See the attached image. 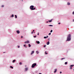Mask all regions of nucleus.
I'll return each mask as SVG.
<instances>
[{"instance_id":"nucleus-20","label":"nucleus","mask_w":74,"mask_h":74,"mask_svg":"<svg viewBox=\"0 0 74 74\" xmlns=\"http://www.w3.org/2000/svg\"><path fill=\"white\" fill-rule=\"evenodd\" d=\"M11 17H14V14H12V16H11Z\"/></svg>"},{"instance_id":"nucleus-42","label":"nucleus","mask_w":74,"mask_h":74,"mask_svg":"<svg viewBox=\"0 0 74 74\" xmlns=\"http://www.w3.org/2000/svg\"><path fill=\"white\" fill-rule=\"evenodd\" d=\"M45 54H48V53H45Z\"/></svg>"},{"instance_id":"nucleus-6","label":"nucleus","mask_w":74,"mask_h":74,"mask_svg":"<svg viewBox=\"0 0 74 74\" xmlns=\"http://www.w3.org/2000/svg\"><path fill=\"white\" fill-rule=\"evenodd\" d=\"M57 71V69H54V73H56V72Z\"/></svg>"},{"instance_id":"nucleus-36","label":"nucleus","mask_w":74,"mask_h":74,"mask_svg":"<svg viewBox=\"0 0 74 74\" xmlns=\"http://www.w3.org/2000/svg\"><path fill=\"white\" fill-rule=\"evenodd\" d=\"M25 46H26V45H24V47H25Z\"/></svg>"},{"instance_id":"nucleus-7","label":"nucleus","mask_w":74,"mask_h":74,"mask_svg":"<svg viewBox=\"0 0 74 74\" xmlns=\"http://www.w3.org/2000/svg\"><path fill=\"white\" fill-rule=\"evenodd\" d=\"M36 43H37V44H40V42H39V41H36Z\"/></svg>"},{"instance_id":"nucleus-16","label":"nucleus","mask_w":74,"mask_h":74,"mask_svg":"<svg viewBox=\"0 0 74 74\" xmlns=\"http://www.w3.org/2000/svg\"><path fill=\"white\" fill-rule=\"evenodd\" d=\"M48 26H53V25H48Z\"/></svg>"},{"instance_id":"nucleus-5","label":"nucleus","mask_w":74,"mask_h":74,"mask_svg":"<svg viewBox=\"0 0 74 74\" xmlns=\"http://www.w3.org/2000/svg\"><path fill=\"white\" fill-rule=\"evenodd\" d=\"M24 43L25 44H26V43H29V41H27L26 42H25Z\"/></svg>"},{"instance_id":"nucleus-24","label":"nucleus","mask_w":74,"mask_h":74,"mask_svg":"<svg viewBox=\"0 0 74 74\" xmlns=\"http://www.w3.org/2000/svg\"><path fill=\"white\" fill-rule=\"evenodd\" d=\"M19 64H20V65H21V64H22V63L20 62V63H19Z\"/></svg>"},{"instance_id":"nucleus-13","label":"nucleus","mask_w":74,"mask_h":74,"mask_svg":"<svg viewBox=\"0 0 74 74\" xmlns=\"http://www.w3.org/2000/svg\"><path fill=\"white\" fill-rule=\"evenodd\" d=\"M67 5H70V3H68Z\"/></svg>"},{"instance_id":"nucleus-28","label":"nucleus","mask_w":74,"mask_h":74,"mask_svg":"<svg viewBox=\"0 0 74 74\" xmlns=\"http://www.w3.org/2000/svg\"><path fill=\"white\" fill-rule=\"evenodd\" d=\"M73 14L74 15V11L73 12Z\"/></svg>"},{"instance_id":"nucleus-4","label":"nucleus","mask_w":74,"mask_h":74,"mask_svg":"<svg viewBox=\"0 0 74 74\" xmlns=\"http://www.w3.org/2000/svg\"><path fill=\"white\" fill-rule=\"evenodd\" d=\"M16 33L17 34H19V33H20V31L19 30H17L16 31Z\"/></svg>"},{"instance_id":"nucleus-39","label":"nucleus","mask_w":74,"mask_h":74,"mask_svg":"<svg viewBox=\"0 0 74 74\" xmlns=\"http://www.w3.org/2000/svg\"><path fill=\"white\" fill-rule=\"evenodd\" d=\"M60 74H61V73H62V72H60Z\"/></svg>"},{"instance_id":"nucleus-32","label":"nucleus","mask_w":74,"mask_h":74,"mask_svg":"<svg viewBox=\"0 0 74 74\" xmlns=\"http://www.w3.org/2000/svg\"><path fill=\"white\" fill-rule=\"evenodd\" d=\"M33 32H31V34H33Z\"/></svg>"},{"instance_id":"nucleus-44","label":"nucleus","mask_w":74,"mask_h":74,"mask_svg":"<svg viewBox=\"0 0 74 74\" xmlns=\"http://www.w3.org/2000/svg\"><path fill=\"white\" fill-rule=\"evenodd\" d=\"M73 21L74 22V19L73 20Z\"/></svg>"},{"instance_id":"nucleus-21","label":"nucleus","mask_w":74,"mask_h":74,"mask_svg":"<svg viewBox=\"0 0 74 74\" xmlns=\"http://www.w3.org/2000/svg\"><path fill=\"white\" fill-rule=\"evenodd\" d=\"M15 18H17V16L16 15H15Z\"/></svg>"},{"instance_id":"nucleus-1","label":"nucleus","mask_w":74,"mask_h":74,"mask_svg":"<svg viewBox=\"0 0 74 74\" xmlns=\"http://www.w3.org/2000/svg\"><path fill=\"white\" fill-rule=\"evenodd\" d=\"M71 40V34H69L67 36V41H70Z\"/></svg>"},{"instance_id":"nucleus-17","label":"nucleus","mask_w":74,"mask_h":74,"mask_svg":"<svg viewBox=\"0 0 74 74\" xmlns=\"http://www.w3.org/2000/svg\"><path fill=\"white\" fill-rule=\"evenodd\" d=\"M10 68H11L12 69H14V67H12V66H10Z\"/></svg>"},{"instance_id":"nucleus-10","label":"nucleus","mask_w":74,"mask_h":74,"mask_svg":"<svg viewBox=\"0 0 74 74\" xmlns=\"http://www.w3.org/2000/svg\"><path fill=\"white\" fill-rule=\"evenodd\" d=\"M33 53H34V51H32V52L31 53V55H32Z\"/></svg>"},{"instance_id":"nucleus-3","label":"nucleus","mask_w":74,"mask_h":74,"mask_svg":"<svg viewBox=\"0 0 74 74\" xmlns=\"http://www.w3.org/2000/svg\"><path fill=\"white\" fill-rule=\"evenodd\" d=\"M36 66V63L33 64L32 65V68H34V67H35V66Z\"/></svg>"},{"instance_id":"nucleus-15","label":"nucleus","mask_w":74,"mask_h":74,"mask_svg":"<svg viewBox=\"0 0 74 74\" xmlns=\"http://www.w3.org/2000/svg\"><path fill=\"white\" fill-rule=\"evenodd\" d=\"M15 62V60H14L13 61V63H14Z\"/></svg>"},{"instance_id":"nucleus-9","label":"nucleus","mask_w":74,"mask_h":74,"mask_svg":"<svg viewBox=\"0 0 74 74\" xmlns=\"http://www.w3.org/2000/svg\"><path fill=\"white\" fill-rule=\"evenodd\" d=\"M47 45H49V42H47Z\"/></svg>"},{"instance_id":"nucleus-31","label":"nucleus","mask_w":74,"mask_h":74,"mask_svg":"<svg viewBox=\"0 0 74 74\" xmlns=\"http://www.w3.org/2000/svg\"><path fill=\"white\" fill-rule=\"evenodd\" d=\"M58 25H60V23H58Z\"/></svg>"},{"instance_id":"nucleus-14","label":"nucleus","mask_w":74,"mask_h":74,"mask_svg":"<svg viewBox=\"0 0 74 74\" xmlns=\"http://www.w3.org/2000/svg\"><path fill=\"white\" fill-rule=\"evenodd\" d=\"M28 46L29 47H31V46L30 45V44H28Z\"/></svg>"},{"instance_id":"nucleus-37","label":"nucleus","mask_w":74,"mask_h":74,"mask_svg":"<svg viewBox=\"0 0 74 74\" xmlns=\"http://www.w3.org/2000/svg\"><path fill=\"white\" fill-rule=\"evenodd\" d=\"M47 38H48V36H47Z\"/></svg>"},{"instance_id":"nucleus-41","label":"nucleus","mask_w":74,"mask_h":74,"mask_svg":"<svg viewBox=\"0 0 74 74\" xmlns=\"http://www.w3.org/2000/svg\"><path fill=\"white\" fill-rule=\"evenodd\" d=\"M33 32H34V30H33Z\"/></svg>"},{"instance_id":"nucleus-45","label":"nucleus","mask_w":74,"mask_h":74,"mask_svg":"<svg viewBox=\"0 0 74 74\" xmlns=\"http://www.w3.org/2000/svg\"><path fill=\"white\" fill-rule=\"evenodd\" d=\"M45 53H47V51H45Z\"/></svg>"},{"instance_id":"nucleus-12","label":"nucleus","mask_w":74,"mask_h":74,"mask_svg":"<svg viewBox=\"0 0 74 74\" xmlns=\"http://www.w3.org/2000/svg\"><path fill=\"white\" fill-rule=\"evenodd\" d=\"M74 66V65H70V66L72 67H73V66Z\"/></svg>"},{"instance_id":"nucleus-38","label":"nucleus","mask_w":74,"mask_h":74,"mask_svg":"<svg viewBox=\"0 0 74 74\" xmlns=\"http://www.w3.org/2000/svg\"><path fill=\"white\" fill-rule=\"evenodd\" d=\"M46 47V46L45 45H44V47Z\"/></svg>"},{"instance_id":"nucleus-11","label":"nucleus","mask_w":74,"mask_h":74,"mask_svg":"<svg viewBox=\"0 0 74 74\" xmlns=\"http://www.w3.org/2000/svg\"><path fill=\"white\" fill-rule=\"evenodd\" d=\"M52 19H51V20H48L49 22H52Z\"/></svg>"},{"instance_id":"nucleus-19","label":"nucleus","mask_w":74,"mask_h":74,"mask_svg":"<svg viewBox=\"0 0 74 74\" xmlns=\"http://www.w3.org/2000/svg\"><path fill=\"white\" fill-rule=\"evenodd\" d=\"M67 64V62H66L65 63V64Z\"/></svg>"},{"instance_id":"nucleus-23","label":"nucleus","mask_w":74,"mask_h":74,"mask_svg":"<svg viewBox=\"0 0 74 74\" xmlns=\"http://www.w3.org/2000/svg\"><path fill=\"white\" fill-rule=\"evenodd\" d=\"M52 32H53L52 30H51V31H50V33H52Z\"/></svg>"},{"instance_id":"nucleus-27","label":"nucleus","mask_w":74,"mask_h":74,"mask_svg":"<svg viewBox=\"0 0 74 74\" xmlns=\"http://www.w3.org/2000/svg\"><path fill=\"white\" fill-rule=\"evenodd\" d=\"M65 58H62V60H63V59H64Z\"/></svg>"},{"instance_id":"nucleus-40","label":"nucleus","mask_w":74,"mask_h":74,"mask_svg":"<svg viewBox=\"0 0 74 74\" xmlns=\"http://www.w3.org/2000/svg\"><path fill=\"white\" fill-rule=\"evenodd\" d=\"M48 22H49V21H47V23H48Z\"/></svg>"},{"instance_id":"nucleus-43","label":"nucleus","mask_w":74,"mask_h":74,"mask_svg":"<svg viewBox=\"0 0 74 74\" xmlns=\"http://www.w3.org/2000/svg\"><path fill=\"white\" fill-rule=\"evenodd\" d=\"M5 53V52H3V53Z\"/></svg>"},{"instance_id":"nucleus-22","label":"nucleus","mask_w":74,"mask_h":74,"mask_svg":"<svg viewBox=\"0 0 74 74\" xmlns=\"http://www.w3.org/2000/svg\"><path fill=\"white\" fill-rule=\"evenodd\" d=\"M38 53H39V52H38V51H36V53L38 54Z\"/></svg>"},{"instance_id":"nucleus-18","label":"nucleus","mask_w":74,"mask_h":74,"mask_svg":"<svg viewBox=\"0 0 74 74\" xmlns=\"http://www.w3.org/2000/svg\"><path fill=\"white\" fill-rule=\"evenodd\" d=\"M70 68H69L70 70H71V69H73V68H72V67H70Z\"/></svg>"},{"instance_id":"nucleus-35","label":"nucleus","mask_w":74,"mask_h":74,"mask_svg":"<svg viewBox=\"0 0 74 74\" xmlns=\"http://www.w3.org/2000/svg\"><path fill=\"white\" fill-rule=\"evenodd\" d=\"M21 38H23V36H21Z\"/></svg>"},{"instance_id":"nucleus-30","label":"nucleus","mask_w":74,"mask_h":74,"mask_svg":"<svg viewBox=\"0 0 74 74\" xmlns=\"http://www.w3.org/2000/svg\"><path fill=\"white\" fill-rule=\"evenodd\" d=\"M39 35V32H38V36Z\"/></svg>"},{"instance_id":"nucleus-33","label":"nucleus","mask_w":74,"mask_h":74,"mask_svg":"<svg viewBox=\"0 0 74 74\" xmlns=\"http://www.w3.org/2000/svg\"><path fill=\"white\" fill-rule=\"evenodd\" d=\"M1 7H4V5H2Z\"/></svg>"},{"instance_id":"nucleus-29","label":"nucleus","mask_w":74,"mask_h":74,"mask_svg":"<svg viewBox=\"0 0 74 74\" xmlns=\"http://www.w3.org/2000/svg\"><path fill=\"white\" fill-rule=\"evenodd\" d=\"M34 37L35 38H36V36H34Z\"/></svg>"},{"instance_id":"nucleus-2","label":"nucleus","mask_w":74,"mask_h":74,"mask_svg":"<svg viewBox=\"0 0 74 74\" xmlns=\"http://www.w3.org/2000/svg\"><path fill=\"white\" fill-rule=\"evenodd\" d=\"M30 8L31 10H36V8H34V6L31 5L30 6Z\"/></svg>"},{"instance_id":"nucleus-8","label":"nucleus","mask_w":74,"mask_h":74,"mask_svg":"<svg viewBox=\"0 0 74 74\" xmlns=\"http://www.w3.org/2000/svg\"><path fill=\"white\" fill-rule=\"evenodd\" d=\"M27 70H28V68H26L25 69V71H27Z\"/></svg>"},{"instance_id":"nucleus-26","label":"nucleus","mask_w":74,"mask_h":74,"mask_svg":"<svg viewBox=\"0 0 74 74\" xmlns=\"http://www.w3.org/2000/svg\"><path fill=\"white\" fill-rule=\"evenodd\" d=\"M49 35H51V33H49Z\"/></svg>"},{"instance_id":"nucleus-46","label":"nucleus","mask_w":74,"mask_h":74,"mask_svg":"<svg viewBox=\"0 0 74 74\" xmlns=\"http://www.w3.org/2000/svg\"><path fill=\"white\" fill-rule=\"evenodd\" d=\"M34 33H35V32H34Z\"/></svg>"},{"instance_id":"nucleus-34","label":"nucleus","mask_w":74,"mask_h":74,"mask_svg":"<svg viewBox=\"0 0 74 74\" xmlns=\"http://www.w3.org/2000/svg\"><path fill=\"white\" fill-rule=\"evenodd\" d=\"M18 48H19V47H20V46H18Z\"/></svg>"},{"instance_id":"nucleus-25","label":"nucleus","mask_w":74,"mask_h":74,"mask_svg":"<svg viewBox=\"0 0 74 74\" xmlns=\"http://www.w3.org/2000/svg\"><path fill=\"white\" fill-rule=\"evenodd\" d=\"M47 37H45V36L44 37V38H47Z\"/></svg>"}]
</instances>
